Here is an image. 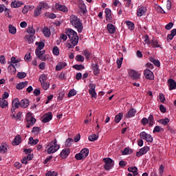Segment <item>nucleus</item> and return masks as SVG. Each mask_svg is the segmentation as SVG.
Wrapping results in <instances>:
<instances>
[{
  "label": "nucleus",
  "mask_w": 176,
  "mask_h": 176,
  "mask_svg": "<svg viewBox=\"0 0 176 176\" xmlns=\"http://www.w3.org/2000/svg\"><path fill=\"white\" fill-rule=\"evenodd\" d=\"M76 60V61H81V63H83L85 61V58L82 55H77Z\"/></svg>",
  "instance_id": "obj_59"
},
{
  "label": "nucleus",
  "mask_w": 176,
  "mask_h": 176,
  "mask_svg": "<svg viewBox=\"0 0 176 176\" xmlns=\"http://www.w3.org/2000/svg\"><path fill=\"white\" fill-rule=\"evenodd\" d=\"M12 108H15L17 109L20 107V102L19 101V98H15L12 100Z\"/></svg>",
  "instance_id": "obj_34"
},
{
  "label": "nucleus",
  "mask_w": 176,
  "mask_h": 176,
  "mask_svg": "<svg viewBox=\"0 0 176 176\" xmlns=\"http://www.w3.org/2000/svg\"><path fill=\"white\" fill-rule=\"evenodd\" d=\"M9 146L6 143H3L0 145V153H6Z\"/></svg>",
  "instance_id": "obj_24"
},
{
  "label": "nucleus",
  "mask_w": 176,
  "mask_h": 176,
  "mask_svg": "<svg viewBox=\"0 0 176 176\" xmlns=\"http://www.w3.org/2000/svg\"><path fill=\"white\" fill-rule=\"evenodd\" d=\"M35 36L33 35H30V34H27L25 36V39L28 42V43H29L30 45H31V43H34V42H35Z\"/></svg>",
  "instance_id": "obj_21"
},
{
  "label": "nucleus",
  "mask_w": 176,
  "mask_h": 176,
  "mask_svg": "<svg viewBox=\"0 0 176 176\" xmlns=\"http://www.w3.org/2000/svg\"><path fill=\"white\" fill-rule=\"evenodd\" d=\"M8 64H12V65L16 67V68H20V59L12 56L10 60L8 62Z\"/></svg>",
  "instance_id": "obj_13"
},
{
  "label": "nucleus",
  "mask_w": 176,
  "mask_h": 176,
  "mask_svg": "<svg viewBox=\"0 0 176 176\" xmlns=\"http://www.w3.org/2000/svg\"><path fill=\"white\" fill-rule=\"evenodd\" d=\"M28 82L25 81V82H19V84H17L16 87L18 90H22V89H24V87H25V86H28Z\"/></svg>",
  "instance_id": "obj_31"
},
{
  "label": "nucleus",
  "mask_w": 176,
  "mask_h": 176,
  "mask_svg": "<svg viewBox=\"0 0 176 176\" xmlns=\"http://www.w3.org/2000/svg\"><path fill=\"white\" fill-rule=\"evenodd\" d=\"M88 140L91 142H94V141H97V140H98V135L96 134H92L89 136Z\"/></svg>",
  "instance_id": "obj_39"
},
{
  "label": "nucleus",
  "mask_w": 176,
  "mask_h": 176,
  "mask_svg": "<svg viewBox=\"0 0 176 176\" xmlns=\"http://www.w3.org/2000/svg\"><path fill=\"white\" fill-rule=\"evenodd\" d=\"M69 153H70L69 148L63 149L60 153V157H62V159H67Z\"/></svg>",
  "instance_id": "obj_19"
},
{
  "label": "nucleus",
  "mask_w": 176,
  "mask_h": 176,
  "mask_svg": "<svg viewBox=\"0 0 176 176\" xmlns=\"http://www.w3.org/2000/svg\"><path fill=\"white\" fill-rule=\"evenodd\" d=\"M8 71L12 75H14L16 74V66L13 64H10L8 67Z\"/></svg>",
  "instance_id": "obj_25"
},
{
  "label": "nucleus",
  "mask_w": 176,
  "mask_h": 176,
  "mask_svg": "<svg viewBox=\"0 0 176 176\" xmlns=\"http://www.w3.org/2000/svg\"><path fill=\"white\" fill-rule=\"evenodd\" d=\"M74 96H76V90L75 89H71L68 94V97H74Z\"/></svg>",
  "instance_id": "obj_56"
},
{
  "label": "nucleus",
  "mask_w": 176,
  "mask_h": 176,
  "mask_svg": "<svg viewBox=\"0 0 176 176\" xmlns=\"http://www.w3.org/2000/svg\"><path fill=\"white\" fill-rule=\"evenodd\" d=\"M79 8L84 13H86V12H87V9H86V5L85 3H80L79 5Z\"/></svg>",
  "instance_id": "obj_51"
},
{
  "label": "nucleus",
  "mask_w": 176,
  "mask_h": 176,
  "mask_svg": "<svg viewBox=\"0 0 176 176\" xmlns=\"http://www.w3.org/2000/svg\"><path fill=\"white\" fill-rule=\"evenodd\" d=\"M87 156H89V148H85L80 153L76 154L75 158L76 160H83Z\"/></svg>",
  "instance_id": "obj_5"
},
{
  "label": "nucleus",
  "mask_w": 176,
  "mask_h": 176,
  "mask_svg": "<svg viewBox=\"0 0 176 176\" xmlns=\"http://www.w3.org/2000/svg\"><path fill=\"white\" fill-rule=\"evenodd\" d=\"M67 35L69 37V41H67L66 47H67V49H74L79 42L78 33L72 29H69L67 31Z\"/></svg>",
  "instance_id": "obj_1"
},
{
  "label": "nucleus",
  "mask_w": 176,
  "mask_h": 176,
  "mask_svg": "<svg viewBox=\"0 0 176 176\" xmlns=\"http://www.w3.org/2000/svg\"><path fill=\"white\" fill-rule=\"evenodd\" d=\"M83 55L85 56L87 60H89V58H90V52H89V51L87 50H85L83 52H82Z\"/></svg>",
  "instance_id": "obj_64"
},
{
  "label": "nucleus",
  "mask_w": 176,
  "mask_h": 176,
  "mask_svg": "<svg viewBox=\"0 0 176 176\" xmlns=\"http://www.w3.org/2000/svg\"><path fill=\"white\" fill-rule=\"evenodd\" d=\"M41 50H36L35 54L38 58H41V56L45 53V50L41 51Z\"/></svg>",
  "instance_id": "obj_44"
},
{
  "label": "nucleus",
  "mask_w": 176,
  "mask_h": 176,
  "mask_svg": "<svg viewBox=\"0 0 176 176\" xmlns=\"http://www.w3.org/2000/svg\"><path fill=\"white\" fill-rule=\"evenodd\" d=\"M41 87H43V89L44 90H47L49 89V87H50V83L47 82H41Z\"/></svg>",
  "instance_id": "obj_47"
},
{
  "label": "nucleus",
  "mask_w": 176,
  "mask_h": 176,
  "mask_svg": "<svg viewBox=\"0 0 176 176\" xmlns=\"http://www.w3.org/2000/svg\"><path fill=\"white\" fill-rule=\"evenodd\" d=\"M73 68H74V69H77V71H80L81 69H85V67L82 65H74L73 66Z\"/></svg>",
  "instance_id": "obj_55"
},
{
  "label": "nucleus",
  "mask_w": 176,
  "mask_h": 176,
  "mask_svg": "<svg viewBox=\"0 0 176 176\" xmlns=\"http://www.w3.org/2000/svg\"><path fill=\"white\" fill-rule=\"evenodd\" d=\"M141 123L143 126H146V124H148V118H143L141 120Z\"/></svg>",
  "instance_id": "obj_62"
},
{
  "label": "nucleus",
  "mask_w": 176,
  "mask_h": 176,
  "mask_svg": "<svg viewBox=\"0 0 176 176\" xmlns=\"http://www.w3.org/2000/svg\"><path fill=\"white\" fill-rule=\"evenodd\" d=\"M162 130H163V129L162 127H160V126H155L153 133H160V131H162Z\"/></svg>",
  "instance_id": "obj_57"
},
{
  "label": "nucleus",
  "mask_w": 176,
  "mask_h": 176,
  "mask_svg": "<svg viewBox=\"0 0 176 176\" xmlns=\"http://www.w3.org/2000/svg\"><path fill=\"white\" fill-rule=\"evenodd\" d=\"M122 63H123V57H121L117 60L118 68H120V67H122Z\"/></svg>",
  "instance_id": "obj_61"
},
{
  "label": "nucleus",
  "mask_w": 176,
  "mask_h": 176,
  "mask_svg": "<svg viewBox=\"0 0 176 176\" xmlns=\"http://www.w3.org/2000/svg\"><path fill=\"white\" fill-rule=\"evenodd\" d=\"M53 118V116L52 115V113H48L45 116H44L43 119L42 120L43 123H47L48 122H50V120Z\"/></svg>",
  "instance_id": "obj_22"
},
{
  "label": "nucleus",
  "mask_w": 176,
  "mask_h": 176,
  "mask_svg": "<svg viewBox=\"0 0 176 176\" xmlns=\"http://www.w3.org/2000/svg\"><path fill=\"white\" fill-rule=\"evenodd\" d=\"M104 162L105 163L104 167L105 170H111L115 166V162L111 158H104Z\"/></svg>",
  "instance_id": "obj_7"
},
{
  "label": "nucleus",
  "mask_w": 176,
  "mask_h": 176,
  "mask_svg": "<svg viewBox=\"0 0 176 176\" xmlns=\"http://www.w3.org/2000/svg\"><path fill=\"white\" fill-rule=\"evenodd\" d=\"M17 76L19 79H24V78L27 76V74H25V72H19Z\"/></svg>",
  "instance_id": "obj_54"
},
{
  "label": "nucleus",
  "mask_w": 176,
  "mask_h": 176,
  "mask_svg": "<svg viewBox=\"0 0 176 176\" xmlns=\"http://www.w3.org/2000/svg\"><path fill=\"white\" fill-rule=\"evenodd\" d=\"M26 127L28 129H30V127H32V126L35 124V123L36 122V119L32 117V114H31V113H28L26 115Z\"/></svg>",
  "instance_id": "obj_6"
},
{
  "label": "nucleus",
  "mask_w": 176,
  "mask_h": 176,
  "mask_svg": "<svg viewBox=\"0 0 176 176\" xmlns=\"http://www.w3.org/2000/svg\"><path fill=\"white\" fill-rule=\"evenodd\" d=\"M9 104L8 103V101L6 100V99H2L0 98V107L1 108L5 109L8 107Z\"/></svg>",
  "instance_id": "obj_33"
},
{
  "label": "nucleus",
  "mask_w": 176,
  "mask_h": 176,
  "mask_svg": "<svg viewBox=\"0 0 176 176\" xmlns=\"http://www.w3.org/2000/svg\"><path fill=\"white\" fill-rule=\"evenodd\" d=\"M38 142H39V140L38 139L34 140L32 137L29 138V144H30V145H36Z\"/></svg>",
  "instance_id": "obj_45"
},
{
  "label": "nucleus",
  "mask_w": 176,
  "mask_h": 176,
  "mask_svg": "<svg viewBox=\"0 0 176 176\" xmlns=\"http://www.w3.org/2000/svg\"><path fill=\"white\" fill-rule=\"evenodd\" d=\"M74 142V140L71 138H68L65 141V145L66 146H71V144Z\"/></svg>",
  "instance_id": "obj_58"
},
{
  "label": "nucleus",
  "mask_w": 176,
  "mask_h": 176,
  "mask_svg": "<svg viewBox=\"0 0 176 176\" xmlns=\"http://www.w3.org/2000/svg\"><path fill=\"white\" fill-rule=\"evenodd\" d=\"M70 23L72 27L77 30L78 32H82V31H83V23L77 16L72 15L70 16Z\"/></svg>",
  "instance_id": "obj_2"
},
{
  "label": "nucleus",
  "mask_w": 176,
  "mask_h": 176,
  "mask_svg": "<svg viewBox=\"0 0 176 176\" xmlns=\"http://www.w3.org/2000/svg\"><path fill=\"white\" fill-rule=\"evenodd\" d=\"M43 33L45 38H50V35H52V32H50V29L47 27L43 28Z\"/></svg>",
  "instance_id": "obj_20"
},
{
  "label": "nucleus",
  "mask_w": 176,
  "mask_h": 176,
  "mask_svg": "<svg viewBox=\"0 0 176 176\" xmlns=\"http://www.w3.org/2000/svg\"><path fill=\"white\" fill-rule=\"evenodd\" d=\"M30 9H34V6H25L24 8L22 10V13L23 14H27V13H28V10H30Z\"/></svg>",
  "instance_id": "obj_37"
},
{
  "label": "nucleus",
  "mask_w": 176,
  "mask_h": 176,
  "mask_svg": "<svg viewBox=\"0 0 176 176\" xmlns=\"http://www.w3.org/2000/svg\"><path fill=\"white\" fill-rule=\"evenodd\" d=\"M38 7L42 10V9H49V4L47 3H45L44 1H42L39 3Z\"/></svg>",
  "instance_id": "obj_42"
},
{
  "label": "nucleus",
  "mask_w": 176,
  "mask_h": 176,
  "mask_svg": "<svg viewBox=\"0 0 176 176\" xmlns=\"http://www.w3.org/2000/svg\"><path fill=\"white\" fill-rule=\"evenodd\" d=\"M123 119V113H119L118 115L115 116L114 122L116 123H119Z\"/></svg>",
  "instance_id": "obj_35"
},
{
  "label": "nucleus",
  "mask_w": 176,
  "mask_h": 176,
  "mask_svg": "<svg viewBox=\"0 0 176 176\" xmlns=\"http://www.w3.org/2000/svg\"><path fill=\"white\" fill-rule=\"evenodd\" d=\"M144 75L146 79H148L149 80H153V79H155V75H153V72L148 69L144 70Z\"/></svg>",
  "instance_id": "obj_12"
},
{
  "label": "nucleus",
  "mask_w": 176,
  "mask_h": 176,
  "mask_svg": "<svg viewBox=\"0 0 176 176\" xmlns=\"http://www.w3.org/2000/svg\"><path fill=\"white\" fill-rule=\"evenodd\" d=\"M159 174L160 176H163V173H164V166L163 165H161L160 166V168L158 169Z\"/></svg>",
  "instance_id": "obj_60"
},
{
  "label": "nucleus",
  "mask_w": 176,
  "mask_h": 176,
  "mask_svg": "<svg viewBox=\"0 0 176 176\" xmlns=\"http://www.w3.org/2000/svg\"><path fill=\"white\" fill-rule=\"evenodd\" d=\"M135 113H137V111L135 109H131L126 115V118H133V116H135Z\"/></svg>",
  "instance_id": "obj_28"
},
{
  "label": "nucleus",
  "mask_w": 176,
  "mask_h": 176,
  "mask_svg": "<svg viewBox=\"0 0 176 176\" xmlns=\"http://www.w3.org/2000/svg\"><path fill=\"white\" fill-rule=\"evenodd\" d=\"M38 80L41 83H43V82H46V80H47V76L46 74H42L40 76Z\"/></svg>",
  "instance_id": "obj_48"
},
{
  "label": "nucleus",
  "mask_w": 176,
  "mask_h": 176,
  "mask_svg": "<svg viewBox=\"0 0 176 176\" xmlns=\"http://www.w3.org/2000/svg\"><path fill=\"white\" fill-rule=\"evenodd\" d=\"M30 105V100L28 99H23L20 102V107L21 108H27Z\"/></svg>",
  "instance_id": "obj_29"
},
{
  "label": "nucleus",
  "mask_w": 176,
  "mask_h": 176,
  "mask_svg": "<svg viewBox=\"0 0 176 176\" xmlns=\"http://www.w3.org/2000/svg\"><path fill=\"white\" fill-rule=\"evenodd\" d=\"M158 122L161 124H163V126H167V124H168V123H170V119L166 118L165 119H161Z\"/></svg>",
  "instance_id": "obj_41"
},
{
  "label": "nucleus",
  "mask_w": 176,
  "mask_h": 176,
  "mask_svg": "<svg viewBox=\"0 0 176 176\" xmlns=\"http://www.w3.org/2000/svg\"><path fill=\"white\" fill-rule=\"evenodd\" d=\"M52 53L54 56H58L60 54V50H58V47L55 46L52 50Z\"/></svg>",
  "instance_id": "obj_52"
},
{
  "label": "nucleus",
  "mask_w": 176,
  "mask_h": 176,
  "mask_svg": "<svg viewBox=\"0 0 176 176\" xmlns=\"http://www.w3.org/2000/svg\"><path fill=\"white\" fill-rule=\"evenodd\" d=\"M155 10L158 12V13H162V14H166V12L160 6H155Z\"/></svg>",
  "instance_id": "obj_50"
},
{
  "label": "nucleus",
  "mask_w": 176,
  "mask_h": 176,
  "mask_svg": "<svg viewBox=\"0 0 176 176\" xmlns=\"http://www.w3.org/2000/svg\"><path fill=\"white\" fill-rule=\"evenodd\" d=\"M50 145L47 151L48 155H50V153H56V152L60 149V145L57 144V140L56 139L54 142H52Z\"/></svg>",
  "instance_id": "obj_3"
},
{
  "label": "nucleus",
  "mask_w": 176,
  "mask_h": 176,
  "mask_svg": "<svg viewBox=\"0 0 176 176\" xmlns=\"http://www.w3.org/2000/svg\"><path fill=\"white\" fill-rule=\"evenodd\" d=\"M36 45L37 46V48L36 50H42L43 47H45V43L42 41L36 42Z\"/></svg>",
  "instance_id": "obj_40"
},
{
  "label": "nucleus",
  "mask_w": 176,
  "mask_h": 176,
  "mask_svg": "<svg viewBox=\"0 0 176 176\" xmlns=\"http://www.w3.org/2000/svg\"><path fill=\"white\" fill-rule=\"evenodd\" d=\"M168 85L169 87V90H175L176 89V82L173 79H169L168 80Z\"/></svg>",
  "instance_id": "obj_17"
},
{
  "label": "nucleus",
  "mask_w": 176,
  "mask_h": 176,
  "mask_svg": "<svg viewBox=\"0 0 176 176\" xmlns=\"http://www.w3.org/2000/svg\"><path fill=\"white\" fill-rule=\"evenodd\" d=\"M8 31L10 34H12V35H15L16 32H17V30L16 29V27L12 25H8Z\"/></svg>",
  "instance_id": "obj_36"
},
{
  "label": "nucleus",
  "mask_w": 176,
  "mask_h": 176,
  "mask_svg": "<svg viewBox=\"0 0 176 176\" xmlns=\"http://www.w3.org/2000/svg\"><path fill=\"white\" fill-rule=\"evenodd\" d=\"M41 13H42V10L38 6L36 8H35L34 12V16L38 17V16L41 15Z\"/></svg>",
  "instance_id": "obj_43"
},
{
  "label": "nucleus",
  "mask_w": 176,
  "mask_h": 176,
  "mask_svg": "<svg viewBox=\"0 0 176 176\" xmlns=\"http://www.w3.org/2000/svg\"><path fill=\"white\" fill-rule=\"evenodd\" d=\"M107 28L109 34H115L116 32V27L113 24H107Z\"/></svg>",
  "instance_id": "obj_18"
},
{
  "label": "nucleus",
  "mask_w": 176,
  "mask_h": 176,
  "mask_svg": "<svg viewBox=\"0 0 176 176\" xmlns=\"http://www.w3.org/2000/svg\"><path fill=\"white\" fill-rule=\"evenodd\" d=\"M28 35H32L33 36H35V29L32 27H29L28 28Z\"/></svg>",
  "instance_id": "obj_46"
},
{
  "label": "nucleus",
  "mask_w": 176,
  "mask_h": 176,
  "mask_svg": "<svg viewBox=\"0 0 176 176\" xmlns=\"http://www.w3.org/2000/svg\"><path fill=\"white\" fill-rule=\"evenodd\" d=\"M45 176H58V173L54 170H50L45 174Z\"/></svg>",
  "instance_id": "obj_49"
},
{
  "label": "nucleus",
  "mask_w": 176,
  "mask_h": 176,
  "mask_svg": "<svg viewBox=\"0 0 176 176\" xmlns=\"http://www.w3.org/2000/svg\"><path fill=\"white\" fill-rule=\"evenodd\" d=\"M23 5V1H14L11 3V8H17Z\"/></svg>",
  "instance_id": "obj_27"
},
{
  "label": "nucleus",
  "mask_w": 176,
  "mask_h": 176,
  "mask_svg": "<svg viewBox=\"0 0 176 176\" xmlns=\"http://www.w3.org/2000/svg\"><path fill=\"white\" fill-rule=\"evenodd\" d=\"M147 120L148 122V126L150 127H153V125L155 124V118L153 117V115L150 114Z\"/></svg>",
  "instance_id": "obj_26"
},
{
  "label": "nucleus",
  "mask_w": 176,
  "mask_h": 176,
  "mask_svg": "<svg viewBox=\"0 0 176 176\" xmlns=\"http://www.w3.org/2000/svg\"><path fill=\"white\" fill-rule=\"evenodd\" d=\"M54 9H56V10H60L63 13H67V12H68V8H67V6L61 5L58 3H56L54 6Z\"/></svg>",
  "instance_id": "obj_11"
},
{
  "label": "nucleus",
  "mask_w": 176,
  "mask_h": 176,
  "mask_svg": "<svg viewBox=\"0 0 176 176\" xmlns=\"http://www.w3.org/2000/svg\"><path fill=\"white\" fill-rule=\"evenodd\" d=\"M149 146H148L142 147L139 150V151L136 153V156H138V157H141V156H144V155H146V153H148V152H149Z\"/></svg>",
  "instance_id": "obj_10"
},
{
  "label": "nucleus",
  "mask_w": 176,
  "mask_h": 176,
  "mask_svg": "<svg viewBox=\"0 0 176 176\" xmlns=\"http://www.w3.org/2000/svg\"><path fill=\"white\" fill-rule=\"evenodd\" d=\"M146 7L144 6H142V7H139L137 10V16L138 17H142V16H144L146 13Z\"/></svg>",
  "instance_id": "obj_14"
},
{
  "label": "nucleus",
  "mask_w": 176,
  "mask_h": 176,
  "mask_svg": "<svg viewBox=\"0 0 176 176\" xmlns=\"http://www.w3.org/2000/svg\"><path fill=\"white\" fill-rule=\"evenodd\" d=\"M149 60L151 63H153V64H154V65L156 67H160V61L158 60L155 59L153 57H150Z\"/></svg>",
  "instance_id": "obj_38"
},
{
  "label": "nucleus",
  "mask_w": 176,
  "mask_h": 176,
  "mask_svg": "<svg viewBox=\"0 0 176 176\" xmlns=\"http://www.w3.org/2000/svg\"><path fill=\"white\" fill-rule=\"evenodd\" d=\"M129 173H133L134 176L138 175V168L135 166L128 168Z\"/></svg>",
  "instance_id": "obj_32"
},
{
  "label": "nucleus",
  "mask_w": 176,
  "mask_h": 176,
  "mask_svg": "<svg viewBox=\"0 0 176 176\" xmlns=\"http://www.w3.org/2000/svg\"><path fill=\"white\" fill-rule=\"evenodd\" d=\"M144 42H146V45H150L151 47H160L159 41H157V40H155V38L149 40V36L148 35L144 36Z\"/></svg>",
  "instance_id": "obj_4"
},
{
  "label": "nucleus",
  "mask_w": 176,
  "mask_h": 176,
  "mask_svg": "<svg viewBox=\"0 0 176 176\" xmlns=\"http://www.w3.org/2000/svg\"><path fill=\"white\" fill-rule=\"evenodd\" d=\"M140 137L142 140H144L146 142H153V138L151 134L146 133L145 131H142L140 133Z\"/></svg>",
  "instance_id": "obj_8"
},
{
  "label": "nucleus",
  "mask_w": 176,
  "mask_h": 176,
  "mask_svg": "<svg viewBox=\"0 0 176 176\" xmlns=\"http://www.w3.org/2000/svg\"><path fill=\"white\" fill-rule=\"evenodd\" d=\"M67 66V63L63 61L58 63V65L56 66V71H61L63 69L65 68Z\"/></svg>",
  "instance_id": "obj_23"
},
{
  "label": "nucleus",
  "mask_w": 176,
  "mask_h": 176,
  "mask_svg": "<svg viewBox=\"0 0 176 176\" xmlns=\"http://www.w3.org/2000/svg\"><path fill=\"white\" fill-rule=\"evenodd\" d=\"M89 93L92 98H97V93L96 92V84L91 82L89 85Z\"/></svg>",
  "instance_id": "obj_9"
},
{
  "label": "nucleus",
  "mask_w": 176,
  "mask_h": 176,
  "mask_svg": "<svg viewBox=\"0 0 176 176\" xmlns=\"http://www.w3.org/2000/svg\"><path fill=\"white\" fill-rule=\"evenodd\" d=\"M21 144V136L20 135H16L13 142H12V145H19Z\"/></svg>",
  "instance_id": "obj_30"
},
{
  "label": "nucleus",
  "mask_w": 176,
  "mask_h": 176,
  "mask_svg": "<svg viewBox=\"0 0 176 176\" xmlns=\"http://www.w3.org/2000/svg\"><path fill=\"white\" fill-rule=\"evenodd\" d=\"M174 27V23L172 22H170L169 23H168L166 26L165 28L166 30H171L172 28Z\"/></svg>",
  "instance_id": "obj_63"
},
{
  "label": "nucleus",
  "mask_w": 176,
  "mask_h": 176,
  "mask_svg": "<svg viewBox=\"0 0 176 176\" xmlns=\"http://www.w3.org/2000/svg\"><path fill=\"white\" fill-rule=\"evenodd\" d=\"M126 25L128 26V28L133 31L134 30V23L131 21H126Z\"/></svg>",
  "instance_id": "obj_53"
},
{
  "label": "nucleus",
  "mask_w": 176,
  "mask_h": 176,
  "mask_svg": "<svg viewBox=\"0 0 176 176\" xmlns=\"http://www.w3.org/2000/svg\"><path fill=\"white\" fill-rule=\"evenodd\" d=\"M106 14V20L108 23H111L112 19V14L109 8H106L104 10Z\"/></svg>",
  "instance_id": "obj_16"
},
{
  "label": "nucleus",
  "mask_w": 176,
  "mask_h": 176,
  "mask_svg": "<svg viewBox=\"0 0 176 176\" xmlns=\"http://www.w3.org/2000/svg\"><path fill=\"white\" fill-rule=\"evenodd\" d=\"M129 74L132 79L137 80L141 78V74L137 72L135 70H130Z\"/></svg>",
  "instance_id": "obj_15"
}]
</instances>
